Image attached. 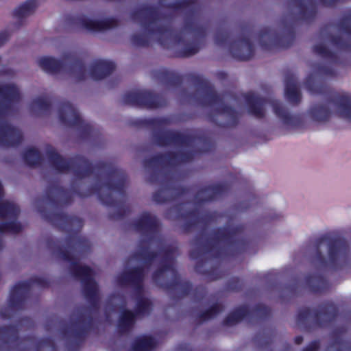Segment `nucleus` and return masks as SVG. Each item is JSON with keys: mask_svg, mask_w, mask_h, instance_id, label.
Returning a JSON list of instances; mask_svg holds the SVG:
<instances>
[{"mask_svg": "<svg viewBox=\"0 0 351 351\" xmlns=\"http://www.w3.org/2000/svg\"><path fill=\"white\" fill-rule=\"evenodd\" d=\"M288 3L297 10L298 21L311 23L316 19L318 12L316 0H288Z\"/></svg>", "mask_w": 351, "mask_h": 351, "instance_id": "393cba45", "label": "nucleus"}, {"mask_svg": "<svg viewBox=\"0 0 351 351\" xmlns=\"http://www.w3.org/2000/svg\"><path fill=\"white\" fill-rule=\"evenodd\" d=\"M153 241L152 237L141 239L138 243L139 249L133 254L134 258L143 261L147 267L159 256L158 252L149 250V244Z\"/></svg>", "mask_w": 351, "mask_h": 351, "instance_id": "7c9ffc66", "label": "nucleus"}, {"mask_svg": "<svg viewBox=\"0 0 351 351\" xmlns=\"http://www.w3.org/2000/svg\"><path fill=\"white\" fill-rule=\"evenodd\" d=\"M119 20L114 17L99 20V31L115 28L119 25Z\"/></svg>", "mask_w": 351, "mask_h": 351, "instance_id": "864d4df0", "label": "nucleus"}, {"mask_svg": "<svg viewBox=\"0 0 351 351\" xmlns=\"http://www.w3.org/2000/svg\"><path fill=\"white\" fill-rule=\"evenodd\" d=\"M44 346H49L52 349V351H56V345L53 341L50 338H46L44 339L40 340L37 343V349H40Z\"/></svg>", "mask_w": 351, "mask_h": 351, "instance_id": "5fc2aeb1", "label": "nucleus"}, {"mask_svg": "<svg viewBox=\"0 0 351 351\" xmlns=\"http://www.w3.org/2000/svg\"><path fill=\"white\" fill-rule=\"evenodd\" d=\"M313 52L323 58L328 64H316L313 66L314 71L319 75L326 77H335L336 73L332 66L340 63L339 58L337 53L330 50L322 43L317 44L313 47Z\"/></svg>", "mask_w": 351, "mask_h": 351, "instance_id": "aec40b11", "label": "nucleus"}, {"mask_svg": "<svg viewBox=\"0 0 351 351\" xmlns=\"http://www.w3.org/2000/svg\"><path fill=\"white\" fill-rule=\"evenodd\" d=\"M36 0H27L13 12V16L20 20L33 14L37 8Z\"/></svg>", "mask_w": 351, "mask_h": 351, "instance_id": "a19ab883", "label": "nucleus"}, {"mask_svg": "<svg viewBox=\"0 0 351 351\" xmlns=\"http://www.w3.org/2000/svg\"><path fill=\"white\" fill-rule=\"evenodd\" d=\"M304 84L311 94L324 97V104H314L308 110V114L313 121H328L332 114L331 107H333L338 117L351 122V95L335 91L324 82H317L313 73L306 77Z\"/></svg>", "mask_w": 351, "mask_h": 351, "instance_id": "423d86ee", "label": "nucleus"}, {"mask_svg": "<svg viewBox=\"0 0 351 351\" xmlns=\"http://www.w3.org/2000/svg\"><path fill=\"white\" fill-rule=\"evenodd\" d=\"M153 138L155 143L161 147L171 145L189 146L195 140L203 143H208L209 148L206 149L204 152H208L211 147V143L208 138L204 136H195L189 134H183L179 132L167 130L163 132L154 131Z\"/></svg>", "mask_w": 351, "mask_h": 351, "instance_id": "a211bd4d", "label": "nucleus"}, {"mask_svg": "<svg viewBox=\"0 0 351 351\" xmlns=\"http://www.w3.org/2000/svg\"><path fill=\"white\" fill-rule=\"evenodd\" d=\"M36 285L40 288H48L50 282L45 278L32 277L28 280L20 281L11 289L8 299L9 306L12 310H21L30 293L31 287Z\"/></svg>", "mask_w": 351, "mask_h": 351, "instance_id": "dca6fc26", "label": "nucleus"}, {"mask_svg": "<svg viewBox=\"0 0 351 351\" xmlns=\"http://www.w3.org/2000/svg\"><path fill=\"white\" fill-rule=\"evenodd\" d=\"M115 69V64L109 60H96L90 67V75L94 80H100L110 75Z\"/></svg>", "mask_w": 351, "mask_h": 351, "instance_id": "c85d7f7f", "label": "nucleus"}, {"mask_svg": "<svg viewBox=\"0 0 351 351\" xmlns=\"http://www.w3.org/2000/svg\"><path fill=\"white\" fill-rule=\"evenodd\" d=\"M0 317L4 319H9L10 317V313H8V311L7 308L1 309Z\"/></svg>", "mask_w": 351, "mask_h": 351, "instance_id": "0e129e2a", "label": "nucleus"}, {"mask_svg": "<svg viewBox=\"0 0 351 351\" xmlns=\"http://www.w3.org/2000/svg\"><path fill=\"white\" fill-rule=\"evenodd\" d=\"M45 199L53 207L59 208L71 204L73 195L70 191L60 186L58 181H53L46 189Z\"/></svg>", "mask_w": 351, "mask_h": 351, "instance_id": "4be33fe9", "label": "nucleus"}, {"mask_svg": "<svg viewBox=\"0 0 351 351\" xmlns=\"http://www.w3.org/2000/svg\"><path fill=\"white\" fill-rule=\"evenodd\" d=\"M153 304L152 301L143 296L137 297L134 313L136 316L148 315L152 310Z\"/></svg>", "mask_w": 351, "mask_h": 351, "instance_id": "37998d69", "label": "nucleus"}, {"mask_svg": "<svg viewBox=\"0 0 351 351\" xmlns=\"http://www.w3.org/2000/svg\"><path fill=\"white\" fill-rule=\"evenodd\" d=\"M251 311L247 306L242 305L231 311L223 320L222 324L226 326H234L243 319H246L247 323L251 324L250 320Z\"/></svg>", "mask_w": 351, "mask_h": 351, "instance_id": "72a5a7b5", "label": "nucleus"}, {"mask_svg": "<svg viewBox=\"0 0 351 351\" xmlns=\"http://www.w3.org/2000/svg\"><path fill=\"white\" fill-rule=\"evenodd\" d=\"M339 31L346 34L348 38L341 36H330L331 44L338 50L345 52L351 51V11L343 16L337 22Z\"/></svg>", "mask_w": 351, "mask_h": 351, "instance_id": "412c9836", "label": "nucleus"}, {"mask_svg": "<svg viewBox=\"0 0 351 351\" xmlns=\"http://www.w3.org/2000/svg\"><path fill=\"white\" fill-rule=\"evenodd\" d=\"M223 311V306L219 302H215L213 305H211L208 309L199 313L197 315V319L201 323L208 321L210 319L214 318Z\"/></svg>", "mask_w": 351, "mask_h": 351, "instance_id": "a18cd8bd", "label": "nucleus"}, {"mask_svg": "<svg viewBox=\"0 0 351 351\" xmlns=\"http://www.w3.org/2000/svg\"><path fill=\"white\" fill-rule=\"evenodd\" d=\"M271 106L275 114L284 124L293 128H297L302 125L303 120L302 117L299 114L291 115L280 101H271Z\"/></svg>", "mask_w": 351, "mask_h": 351, "instance_id": "bb28decb", "label": "nucleus"}, {"mask_svg": "<svg viewBox=\"0 0 351 351\" xmlns=\"http://www.w3.org/2000/svg\"><path fill=\"white\" fill-rule=\"evenodd\" d=\"M19 207L10 202H0V218L16 219L19 216Z\"/></svg>", "mask_w": 351, "mask_h": 351, "instance_id": "c03bdc74", "label": "nucleus"}, {"mask_svg": "<svg viewBox=\"0 0 351 351\" xmlns=\"http://www.w3.org/2000/svg\"><path fill=\"white\" fill-rule=\"evenodd\" d=\"M38 64L42 70L50 74L59 73L68 65L77 81H83L86 77V68L84 62L73 53L64 54L62 60L50 56L42 57L38 60Z\"/></svg>", "mask_w": 351, "mask_h": 351, "instance_id": "4468645a", "label": "nucleus"}, {"mask_svg": "<svg viewBox=\"0 0 351 351\" xmlns=\"http://www.w3.org/2000/svg\"><path fill=\"white\" fill-rule=\"evenodd\" d=\"M31 106L32 108H36L39 110L45 112H49L51 108V102L42 97L34 99Z\"/></svg>", "mask_w": 351, "mask_h": 351, "instance_id": "8fccbe9b", "label": "nucleus"}, {"mask_svg": "<svg viewBox=\"0 0 351 351\" xmlns=\"http://www.w3.org/2000/svg\"><path fill=\"white\" fill-rule=\"evenodd\" d=\"M153 241L152 237L141 239L138 243L139 249L133 254L134 258L143 261L147 267L159 256L158 252L149 250V244Z\"/></svg>", "mask_w": 351, "mask_h": 351, "instance_id": "c756f323", "label": "nucleus"}, {"mask_svg": "<svg viewBox=\"0 0 351 351\" xmlns=\"http://www.w3.org/2000/svg\"><path fill=\"white\" fill-rule=\"evenodd\" d=\"M285 95L287 100L293 105H298L302 99L301 93L297 86L296 78L292 73H287L285 79Z\"/></svg>", "mask_w": 351, "mask_h": 351, "instance_id": "473e14b6", "label": "nucleus"}, {"mask_svg": "<svg viewBox=\"0 0 351 351\" xmlns=\"http://www.w3.org/2000/svg\"><path fill=\"white\" fill-rule=\"evenodd\" d=\"M79 22L84 29L88 31L99 32V20L82 17L79 19Z\"/></svg>", "mask_w": 351, "mask_h": 351, "instance_id": "3c124183", "label": "nucleus"}, {"mask_svg": "<svg viewBox=\"0 0 351 351\" xmlns=\"http://www.w3.org/2000/svg\"><path fill=\"white\" fill-rule=\"evenodd\" d=\"M145 271L143 266H136L119 274L117 281L121 287H126L143 281Z\"/></svg>", "mask_w": 351, "mask_h": 351, "instance_id": "2f4dec72", "label": "nucleus"}, {"mask_svg": "<svg viewBox=\"0 0 351 351\" xmlns=\"http://www.w3.org/2000/svg\"><path fill=\"white\" fill-rule=\"evenodd\" d=\"M43 219L59 230L67 232L65 244L59 239L49 237L46 239L47 247L58 258L70 263V272L76 279L80 280L83 294L90 304L77 311V317L71 319V327L64 326L61 333L65 337H73L77 346L83 343L89 332L93 328L94 318L90 311L99 308L98 285L93 278V270L88 266L80 265L75 252L84 254L90 251V243L80 234L83 220L76 216H69L62 212L40 210Z\"/></svg>", "mask_w": 351, "mask_h": 351, "instance_id": "f257e3e1", "label": "nucleus"}, {"mask_svg": "<svg viewBox=\"0 0 351 351\" xmlns=\"http://www.w3.org/2000/svg\"><path fill=\"white\" fill-rule=\"evenodd\" d=\"M171 120L167 117H154L148 119H137L132 121L131 124L136 128H160L169 125Z\"/></svg>", "mask_w": 351, "mask_h": 351, "instance_id": "58836bf2", "label": "nucleus"}, {"mask_svg": "<svg viewBox=\"0 0 351 351\" xmlns=\"http://www.w3.org/2000/svg\"><path fill=\"white\" fill-rule=\"evenodd\" d=\"M173 178L165 173L160 182L161 189L153 194V200L158 204H164L176 200L178 197L187 194L189 189L182 186H175L172 184Z\"/></svg>", "mask_w": 351, "mask_h": 351, "instance_id": "6ab92c4d", "label": "nucleus"}, {"mask_svg": "<svg viewBox=\"0 0 351 351\" xmlns=\"http://www.w3.org/2000/svg\"><path fill=\"white\" fill-rule=\"evenodd\" d=\"M122 101L125 105L147 109H157L167 104L163 96L147 90L127 92L123 95Z\"/></svg>", "mask_w": 351, "mask_h": 351, "instance_id": "f3484780", "label": "nucleus"}, {"mask_svg": "<svg viewBox=\"0 0 351 351\" xmlns=\"http://www.w3.org/2000/svg\"><path fill=\"white\" fill-rule=\"evenodd\" d=\"M22 230V226L20 223L12 221H5L0 223V233H19Z\"/></svg>", "mask_w": 351, "mask_h": 351, "instance_id": "de8ad7c7", "label": "nucleus"}, {"mask_svg": "<svg viewBox=\"0 0 351 351\" xmlns=\"http://www.w3.org/2000/svg\"><path fill=\"white\" fill-rule=\"evenodd\" d=\"M152 77L162 84L172 88L180 86L184 79H186L193 84L197 90L202 93V95L198 99L201 106L219 105L214 111L217 114L225 116L226 121L218 122L215 114L210 112L208 114V118L211 123L221 128H232L238 125L239 121L238 112L233 107L223 104L222 98L214 90L213 85L201 75L189 73L183 76L165 68H162L154 70Z\"/></svg>", "mask_w": 351, "mask_h": 351, "instance_id": "39448f33", "label": "nucleus"}, {"mask_svg": "<svg viewBox=\"0 0 351 351\" xmlns=\"http://www.w3.org/2000/svg\"><path fill=\"white\" fill-rule=\"evenodd\" d=\"M231 186L228 182H222L205 186L199 189L194 198L195 204L202 205L206 202H213L228 193Z\"/></svg>", "mask_w": 351, "mask_h": 351, "instance_id": "b1692460", "label": "nucleus"}, {"mask_svg": "<svg viewBox=\"0 0 351 351\" xmlns=\"http://www.w3.org/2000/svg\"><path fill=\"white\" fill-rule=\"evenodd\" d=\"M59 119L64 125L78 130L83 140H95L100 136V131L90 123H86L77 109L68 101H62L58 105Z\"/></svg>", "mask_w": 351, "mask_h": 351, "instance_id": "ddd939ff", "label": "nucleus"}, {"mask_svg": "<svg viewBox=\"0 0 351 351\" xmlns=\"http://www.w3.org/2000/svg\"><path fill=\"white\" fill-rule=\"evenodd\" d=\"M280 23L282 26L280 31L270 27H265L259 31L258 41L263 50L285 49L293 44L295 39V21L287 23L286 18H283Z\"/></svg>", "mask_w": 351, "mask_h": 351, "instance_id": "1a4fd4ad", "label": "nucleus"}, {"mask_svg": "<svg viewBox=\"0 0 351 351\" xmlns=\"http://www.w3.org/2000/svg\"><path fill=\"white\" fill-rule=\"evenodd\" d=\"M45 153L49 162L56 171L64 173L72 170L77 179L87 178L95 170L99 174L105 173L106 180L104 183H95L86 191H81L75 186V182H73L71 189L80 197H88L96 194L104 205L116 208L114 212L109 213L110 219H123L130 212V207L125 204L128 176L125 171L104 161H99L93 165L81 155H75L66 160L50 145L46 146Z\"/></svg>", "mask_w": 351, "mask_h": 351, "instance_id": "f03ea898", "label": "nucleus"}, {"mask_svg": "<svg viewBox=\"0 0 351 351\" xmlns=\"http://www.w3.org/2000/svg\"><path fill=\"white\" fill-rule=\"evenodd\" d=\"M138 297L143 296V281H139L132 285Z\"/></svg>", "mask_w": 351, "mask_h": 351, "instance_id": "13d9d810", "label": "nucleus"}, {"mask_svg": "<svg viewBox=\"0 0 351 351\" xmlns=\"http://www.w3.org/2000/svg\"><path fill=\"white\" fill-rule=\"evenodd\" d=\"M182 10L193 9L197 3V0H180Z\"/></svg>", "mask_w": 351, "mask_h": 351, "instance_id": "4d7b16f0", "label": "nucleus"}, {"mask_svg": "<svg viewBox=\"0 0 351 351\" xmlns=\"http://www.w3.org/2000/svg\"><path fill=\"white\" fill-rule=\"evenodd\" d=\"M136 314L129 309H123L119 317L117 329L121 334H125L131 330L136 319Z\"/></svg>", "mask_w": 351, "mask_h": 351, "instance_id": "4c0bfd02", "label": "nucleus"}, {"mask_svg": "<svg viewBox=\"0 0 351 351\" xmlns=\"http://www.w3.org/2000/svg\"><path fill=\"white\" fill-rule=\"evenodd\" d=\"M243 98L247 106L250 114L257 119H263L265 115L264 106L267 103L265 98L256 95L253 93H247Z\"/></svg>", "mask_w": 351, "mask_h": 351, "instance_id": "cd10ccee", "label": "nucleus"}, {"mask_svg": "<svg viewBox=\"0 0 351 351\" xmlns=\"http://www.w3.org/2000/svg\"><path fill=\"white\" fill-rule=\"evenodd\" d=\"M348 250V245L344 239L324 235L316 241V252L313 261L322 268L329 265L337 269L340 256L346 255Z\"/></svg>", "mask_w": 351, "mask_h": 351, "instance_id": "9d476101", "label": "nucleus"}, {"mask_svg": "<svg viewBox=\"0 0 351 351\" xmlns=\"http://www.w3.org/2000/svg\"><path fill=\"white\" fill-rule=\"evenodd\" d=\"M217 76L220 80H224L227 77V74L223 71H219L217 73Z\"/></svg>", "mask_w": 351, "mask_h": 351, "instance_id": "774afa93", "label": "nucleus"}, {"mask_svg": "<svg viewBox=\"0 0 351 351\" xmlns=\"http://www.w3.org/2000/svg\"><path fill=\"white\" fill-rule=\"evenodd\" d=\"M243 35L230 42V33L228 31L217 29L215 34V43L219 46L229 43V51L232 58L240 61L251 59L254 54V45L250 40L252 30L249 27H242Z\"/></svg>", "mask_w": 351, "mask_h": 351, "instance_id": "f8f14e48", "label": "nucleus"}, {"mask_svg": "<svg viewBox=\"0 0 351 351\" xmlns=\"http://www.w3.org/2000/svg\"><path fill=\"white\" fill-rule=\"evenodd\" d=\"M286 289H287L289 291H290L291 293H293L295 292V290H296V288H297V286L296 285H287L286 286Z\"/></svg>", "mask_w": 351, "mask_h": 351, "instance_id": "338daca9", "label": "nucleus"}, {"mask_svg": "<svg viewBox=\"0 0 351 351\" xmlns=\"http://www.w3.org/2000/svg\"><path fill=\"white\" fill-rule=\"evenodd\" d=\"M156 346L155 339L149 335L136 337L132 344V351H152Z\"/></svg>", "mask_w": 351, "mask_h": 351, "instance_id": "ea45409f", "label": "nucleus"}, {"mask_svg": "<svg viewBox=\"0 0 351 351\" xmlns=\"http://www.w3.org/2000/svg\"><path fill=\"white\" fill-rule=\"evenodd\" d=\"M24 162L29 167H36L41 164L42 155L39 150L35 147L26 149L23 153Z\"/></svg>", "mask_w": 351, "mask_h": 351, "instance_id": "79ce46f5", "label": "nucleus"}, {"mask_svg": "<svg viewBox=\"0 0 351 351\" xmlns=\"http://www.w3.org/2000/svg\"><path fill=\"white\" fill-rule=\"evenodd\" d=\"M319 348V341H311L302 351H318Z\"/></svg>", "mask_w": 351, "mask_h": 351, "instance_id": "bf43d9fd", "label": "nucleus"}, {"mask_svg": "<svg viewBox=\"0 0 351 351\" xmlns=\"http://www.w3.org/2000/svg\"><path fill=\"white\" fill-rule=\"evenodd\" d=\"M130 16L133 21H139L149 36H158L157 41L163 48L169 49L175 45H182V48L175 53L178 58H189L197 53L206 36V27L196 25L188 19L185 21L183 30L179 32L168 25H156L160 19L161 14L153 5L143 4L132 10Z\"/></svg>", "mask_w": 351, "mask_h": 351, "instance_id": "7ed1b4c3", "label": "nucleus"}, {"mask_svg": "<svg viewBox=\"0 0 351 351\" xmlns=\"http://www.w3.org/2000/svg\"><path fill=\"white\" fill-rule=\"evenodd\" d=\"M29 337L21 339L19 330L15 325H6L0 326V341L5 344L13 343L19 346L23 341L28 340Z\"/></svg>", "mask_w": 351, "mask_h": 351, "instance_id": "c9c22d12", "label": "nucleus"}, {"mask_svg": "<svg viewBox=\"0 0 351 351\" xmlns=\"http://www.w3.org/2000/svg\"><path fill=\"white\" fill-rule=\"evenodd\" d=\"M244 230L243 224L234 227H219L212 231L211 237L204 239L205 230H202L194 239L197 249L191 250L189 254L192 259L197 261L195 266V271L210 281L222 278V271L217 267H212L210 269H203V258L210 255L213 258L218 259L242 253L247 245V241L242 237Z\"/></svg>", "mask_w": 351, "mask_h": 351, "instance_id": "20e7f679", "label": "nucleus"}, {"mask_svg": "<svg viewBox=\"0 0 351 351\" xmlns=\"http://www.w3.org/2000/svg\"><path fill=\"white\" fill-rule=\"evenodd\" d=\"M251 311V315L250 317L252 324L254 322V317H257L260 319H267L271 315V309L265 305L258 303L256 304Z\"/></svg>", "mask_w": 351, "mask_h": 351, "instance_id": "49530a36", "label": "nucleus"}, {"mask_svg": "<svg viewBox=\"0 0 351 351\" xmlns=\"http://www.w3.org/2000/svg\"><path fill=\"white\" fill-rule=\"evenodd\" d=\"M305 282L312 293H322L328 289L327 280L319 274H308L305 277Z\"/></svg>", "mask_w": 351, "mask_h": 351, "instance_id": "e433bc0d", "label": "nucleus"}, {"mask_svg": "<svg viewBox=\"0 0 351 351\" xmlns=\"http://www.w3.org/2000/svg\"><path fill=\"white\" fill-rule=\"evenodd\" d=\"M161 252L162 258L159 267L152 274L153 281L169 293L177 292L178 298L188 295L192 290V284L182 280L175 267L176 248L167 247Z\"/></svg>", "mask_w": 351, "mask_h": 351, "instance_id": "0eeeda50", "label": "nucleus"}, {"mask_svg": "<svg viewBox=\"0 0 351 351\" xmlns=\"http://www.w3.org/2000/svg\"><path fill=\"white\" fill-rule=\"evenodd\" d=\"M184 204L180 203L171 207L167 212V215L171 213H176L177 219H184L185 220L182 227L185 232L191 231L193 228L196 227L199 223L204 222L206 220L211 219L210 215H206L202 217L197 209H192L186 212H182Z\"/></svg>", "mask_w": 351, "mask_h": 351, "instance_id": "5701e85b", "label": "nucleus"}, {"mask_svg": "<svg viewBox=\"0 0 351 351\" xmlns=\"http://www.w3.org/2000/svg\"><path fill=\"white\" fill-rule=\"evenodd\" d=\"M166 8L167 9H169V10H182V4H181V2H180V0L179 1H176L175 2H173V3H168L166 5Z\"/></svg>", "mask_w": 351, "mask_h": 351, "instance_id": "052dcab7", "label": "nucleus"}, {"mask_svg": "<svg viewBox=\"0 0 351 351\" xmlns=\"http://www.w3.org/2000/svg\"><path fill=\"white\" fill-rule=\"evenodd\" d=\"M194 152H168L165 154H157L148 158H145L143 165L146 169H152L148 181L151 184H155L159 180L160 171L157 169L159 166L170 165L176 166L182 163L191 162L194 158Z\"/></svg>", "mask_w": 351, "mask_h": 351, "instance_id": "2eb2a0df", "label": "nucleus"}, {"mask_svg": "<svg viewBox=\"0 0 351 351\" xmlns=\"http://www.w3.org/2000/svg\"><path fill=\"white\" fill-rule=\"evenodd\" d=\"M205 288L202 286H198L195 289V295L197 302H200L205 296Z\"/></svg>", "mask_w": 351, "mask_h": 351, "instance_id": "6e6d98bb", "label": "nucleus"}, {"mask_svg": "<svg viewBox=\"0 0 351 351\" xmlns=\"http://www.w3.org/2000/svg\"><path fill=\"white\" fill-rule=\"evenodd\" d=\"M339 0H320L321 3L326 7H332L335 5Z\"/></svg>", "mask_w": 351, "mask_h": 351, "instance_id": "e2e57ef3", "label": "nucleus"}, {"mask_svg": "<svg viewBox=\"0 0 351 351\" xmlns=\"http://www.w3.org/2000/svg\"><path fill=\"white\" fill-rule=\"evenodd\" d=\"M346 331L345 326L335 328L330 333L332 341L329 348L335 349V351H351V342L343 339Z\"/></svg>", "mask_w": 351, "mask_h": 351, "instance_id": "f704fd0d", "label": "nucleus"}, {"mask_svg": "<svg viewBox=\"0 0 351 351\" xmlns=\"http://www.w3.org/2000/svg\"><path fill=\"white\" fill-rule=\"evenodd\" d=\"M10 34L7 31L0 32V47L3 45L9 39Z\"/></svg>", "mask_w": 351, "mask_h": 351, "instance_id": "680f3d73", "label": "nucleus"}, {"mask_svg": "<svg viewBox=\"0 0 351 351\" xmlns=\"http://www.w3.org/2000/svg\"><path fill=\"white\" fill-rule=\"evenodd\" d=\"M0 121H3L12 109V104L19 101V90L14 84L0 85ZM22 133L16 128L6 121L0 124V146L5 147H17L23 141Z\"/></svg>", "mask_w": 351, "mask_h": 351, "instance_id": "6e6552de", "label": "nucleus"}, {"mask_svg": "<svg viewBox=\"0 0 351 351\" xmlns=\"http://www.w3.org/2000/svg\"><path fill=\"white\" fill-rule=\"evenodd\" d=\"M132 44L137 47H147L150 43V38L148 36L143 34H133L130 36Z\"/></svg>", "mask_w": 351, "mask_h": 351, "instance_id": "09e8293b", "label": "nucleus"}, {"mask_svg": "<svg viewBox=\"0 0 351 351\" xmlns=\"http://www.w3.org/2000/svg\"><path fill=\"white\" fill-rule=\"evenodd\" d=\"M303 337L302 335H298L294 338V343L296 345H300L303 342Z\"/></svg>", "mask_w": 351, "mask_h": 351, "instance_id": "69168bd1", "label": "nucleus"}, {"mask_svg": "<svg viewBox=\"0 0 351 351\" xmlns=\"http://www.w3.org/2000/svg\"><path fill=\"white\" fill-rule=\"evenodd\" d=\"M133 225L136 231L147 236V239L152 237L154 240L159 232V223L156 217L152 215L149 212L143 213L138 219L134 221Z\"/></svg>", "mask_w": 351, "mask_h": 351, "instance_id": "a878e982", "label": "nucleus"}, {"mask_svg": "<svg viewBox=\"0 0 351 351\" xmlns=\"http://www.w3.org/2000/svg\"><path fill=\"white\" fill-rule=\"evenodd\" d=\"M339 315L337 306L332 302L327 301L320 304L317 309L311 310L304 307L299 310L297 322L306 330L310 331L316 328H323L330 325Z\"/></svg>", "mask_w": 351, "mask_h": 351, "instance_id": "9b49d317", "label": "nucleus"}, {"mask_svg": "<svg viewBox=\"0 0 351 351\" xmlns=\"http://www.w3.org/2000/svg\"><path fill=\"white\" fill-rule=\"evenodd\" d=\"M243 287V282L239 277L231 278L226 285V290L233 292H239L241 291Z\"/></svg>", "mask_w": 351, "mask_h": 351, "instance_id": "603ef678", "label": "nucleus"}]
</instances>
